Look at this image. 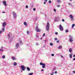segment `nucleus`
Wrapping results in <instances>:
<instances>
[{"label": "nucleus", "mask_w": 75, "mask_h": 75, "mask_svg": "<svg viewBox=\"0 0 75 75\" xmlns=\"http://www.w3.org/2000/svg\"><path fill=\"white\" fill-rule=\"evenodd\" d=\"M7 37L9 40H11L13 39L14 36L12 35V34L11 33H9L7 35Z\"/></svg>", "instance_id": "1"}, {"label": "nucleus", "mask_w": 75, "mask_h": 75, "mask_svg": "<svg viewBox=\"0 0 75 75\" xmlns=\"http://www.w3.org/2000/svg\"><path fill=\"white\" fill-rule=\"evenodd\" d=\"M69 42H73V41H74V40H73V37L71 35H69Z\"/></svg>", "instance_id": "2"}, {"label": "nucleus", "mask_w": 75, "mask_h": 75, "mask_svg": "<svg viewBox=\"0 0 75 75\" xmlns=\"http://www.w3.org/2000/svg\"><path fill=\"white\" fill-rule=\"evenodd\" d=\"M50 29V23L47 22V25L46 27V30L47 31H48V30Z\"/></svg>", "instance_id": "3"}, {"label": "nucleus", "mask_w": 75, "mask_h": 75, "mask_svg": "<svg viewBox=\"0 0 75 75\" xmlns=\"http://www.w3.org/2000/svg\"><path fill=\"white\" fill-rule=\"evenodd\" d=\"M40 65H42V68H45V64L43 63L42 62H41L40 63Z\"/></svg>", "instance_id": "4"}, {"label": "nucleus", "mask_w": 75, "mask_h": 75, "mask_svg": "<svg viewBox=\"0 0 75 75\" xmlns=\"http://www.w3.org/2000/svg\"><path fill=\"white\" fill-rule=\"evenodd\" d=\"M13 16L14 18L16 19L17 17V14H16V13L14 12H13Z\"/></svg>", "instance_id": "5"}, {"label": "nucleus", "mask_w": 75, "mask_h": 75, "mask_svg": "<svg viewBox=\"0 0 75 75\" xmlns=\"http://www.w3.org/2000/svg\"><path fill=\"white\" fill-rule=\"evenodd\" d=\"M60 20L59 19H58V18L57 17H56L54 19V22H58Z\"/></svg>", "instance_id": "6"}, {"label": "nucleus", "mask_w": 75, "mask_h": 75, "mask_svg": "<svg viewBox=\"0 0 75 75\" xmlns=\"http://www.w3.org/2000/svg\"><path fill=\"white\" fill-rule=\"evenodd\" d=\"M59 28L60 31H63V30H64V29L63 28V27H62V25H61L60 24L59 25Z\"/></svg>", "instance_id": "7"}, {"label": "nucleus", "mask_w": 75, "mask_h": 75, "mask_svg": "<svg viewBox=\"0 0 75 75\" xmlns=\"http://www.w3.org/2000/svg\"><path fill=\"white\" fill-rule=\"evenodd\" d=\"M35 30L37 32H40V29L38 28V25L36 26V27L35 28Z\"/></svg>", "instance_id": "8"}, {"label": "nucleus", "mask_w": 75, "mask_h": 75, "mask_svg": "<svg viewBox=\"0 0 75 75\" xmlns=\"http://www.w3.org/2000/svg\"><path fill=\"white\" fill-rule=\"evenodd\" d=\"M21 67L22 71H25V67H24V66L23 65H22L21 66Z\"/></svg>", "instance_id": "9"}, {"label": "nucleus", "mask_w": 75, "mask_h": 75, "mask_svg": "<svg viewBox=\"0 0 75 75\" xmlns=\"http://www.w3.org/2000/svg\"><path fill=\"white\" fill-rule=\"evenodd\" d=\"M69 17H70V18H71V21H74V19L73 18H74V16H73L72 15H70L69 16Z\"/></svg>", "instance_id": "10"}, {"label": "nucleus", "mask_w": 75, "mask_h": 75, "mask_svg": "<svg viewBox=\"0 0 75 75\" xmlns=\"http://www.w3.org/2000/svg\"><path fill=\"white\" fill-rule=\"evenodd\" d=\"M3 3L5 6H7V4H6V1H3Z\"/></svg>", "instance_id": "11"}, {"label": "nucleus", "mask_w": 75, "mask_h": 75, "mask_svg": "<svg viewBox=\"0 0 75 75\" xmlns=\"http://www.w3.org/2000/svg\"><path fill=\"white\" fill-rule=\"evenodd\" d=\"M15 47H16V48L17 49V48H18L19 47V43H17L15 45Z\"/></svg>", "instance_id": "12"}, {"label": "nucleus", "mask_w": 75, "mask_h": 75, "mask_svg": "<svg viewBox=\"0 0 75 75\" xmlns=\"http://www.w3.org/2000/svg\"><path fill=\"white\" fill-rule=\"evenodd\" d=\"M6 22L3 23L2 24L3 27H5V26H6Z\"/></svg>", "instance_id": "13"}, {"label": "nucleus", "mask_w": 75, "mask_h": 75, "mask_svg": "<svg viewBox=\"0 0 75 75\" xmlns=\"http://www.w3.org/2000/svg\"><path fill=\"white\" fill-rule=\"evenodd\" d=\"M57 2L59 3H61V0H57Z\"/></svg>", "instance_id": "14"}, {"label": "nucleus", "mask_w": 75, "mask_h": 75, "mask_svg": "<svg viewBox=\"0 0 75 75\" xmlns=\"http://www.w3.org/2000/svg\"><path fill=\"white\" fill-rule=\"evenodd\" d=\"M12 59L13 60H16V57H12Z\"/></svg>", "instance_id": "15"}, {"label": "nucleus", "mask_w": 75, "mask_h": 75, "mask_svg": "<svg viewBox=\"0 0 75 75\" xmlns=\"http://www.w3.org/2000/svg\"><path fill=\"white\" fill-rule=\"evenodd\" d=\"M26 69L28 71H30V69L28 67H27Z\"/></svg>", "instance_id": "16"}, {"label": "nucleus", "mask_w": 75, "mask_h": 75, "mask_svg": "<svg viewBox=\"0 0 75 75\" xmlns=\"http://www.w3.org/2000/svg\"><path fill=\"white\" fill-rule=\"evenodd\" d=\"M72 49H71V48H70L69 50V51L70 52H72Z\"/></svg>", "instance_id": "17"}, {"label": "nucleus", "mask_w": 75, "mask_h": 75, "mask_svg": "<svg viewBox=\"0 0 75 75\" xmlns=\"http://www.w3.org/2000/svg\"><path fill=\"white\" fill-rule=\"evenodd\" d=\"M17 65V63L15 62L13 63V65L14 66H16Z\"/></svg>", "instance_id": "18"}, {"label": "nucleus", "mask_w": 75, "mask_h": 75, "mask_svg": "<svg viewBox=\"0 0 75 75\" xmlns=\"http://www.w3.org/2000/svg\"><path fill=\"white\" fill-rule=\"evenodd\" d=\"M56 69H57V68H56L54 67L52 70V71H55L56 70Z\"/></svg>", "instance_id": "19"}, {"label": "nucleus", "mask_w": 75, "mask_h": 75, "mask_svg": "<svg viewBox=\"0 0 75 75\" xmlns=\"http://www.w3.org/2000/svg\"><path fill=\"white\" fill-rule=\"evenodd\" d=\"M19 42H20V44H21V45H22V44H22L23 42H22V41L20 40L19 41Z\"/></svg>", "instance_id": "20"}, {"label": "nucleus", "mask_w": 75, "mask_h": 75, "mask_svg": "<svg viewBox=\"0 0 75 75\" xmlns=\"http://www.w3.org/2000/svg\"><path fill=\"white\" fill-rule=\"evenodd\" d=\"M4 51V50L3 49H0V52H3Z\"/></svg>", "instance_id": "21"}, {"label": "nucleus", "mask_w": 75, "mask_h": 75, "mask_svg": "<svg viewBox=\"0 0 75 75\" xmlns=\"http://www.w3.org/2000/svg\"><path fill=\"white\" fill-rule=\"evenodd\" d=\"M62 48V46H59V47H58L59 49H61Z\"/></svg>", "instance_id": "22"}, {"label": "nucleus", "mask_w": 75, "mask_h": 75, "mask_svg": "<svg viewBox=\"0 0 75 75\" xmlns=\"http://www.w3.org/2000/svg\"><path fill=\"white\" fill-rule=\"evenodd\" d=\"M68 32H69V30H68L67 29V30H66L65 33H68Z\"/></svg>", "instance_id": "23"}, {"label": "nucleus", "mask_w": 75, "mask_h": 75, "mask_svg": "<svg viewBox=\"0 0 75 75\" xmlns=\"http://www.w3.org/2000/svg\"><path fill=\"white\" fill-rule=\"evenodd\" d=\"M69 57L70 58H72V55H71V54H70L69 55Z\"/></svg>", "instance_id": "24"}, {"label": "nucleus", "mask_w": 75, "mask_h": 75, "mask_svg": "<svg viewBox=\"0 0 75 75\" xmlns=\"http://www.w3.org/2000/svg\"><path fill=\"white\" fill-rule=\"evenodd\" d=\"M2 58L3 59H4L6 58V57H5V55H3L2 57Z\"/></svg>", "instance_id": "25"}, {"label": "nucleus", "mask_w": 75, "mask_h": 75, "mask_svg": "<svg viewBox=\"0 0 75 75\" xmlns=\"http://www.w3.org/2000/svg\"><path fill=\"white\" fill-rule=\"evenodd\" d=\"M33 73H30L29 74V75H33Z\"/></svg>", "instance_id": "26"}, {"label": "nucleus", "mask_w": 75, "mask_h": 75, "mask_svg": "<svg viewBox=\"0 0 75 75\" xmlns=\"http://www.w3.org/2000/svg\"><path fill=\"white\" fill-rule=\"evenodd\" d=\"M5 28V27H3V28H2V31H4V28Z\"/></svg>", "instance_id": "27"}, {"label": "nucleus", "mask_w": 75, "mask_h": 75, "mask_svg": "<svg viewBox=\"0 0 75 75\" xmlns=\"http://www.w3.org/2000/svg\"><path fill=\"white\" fill-rule=\"evenodd\" d=\"M24 25H27V23L25 22H24Z\"/></svg>", "instance_id": "28"}, {"label": "nucleus", "mask_w": 75, "mask_h": 75, "mask_svg": "<svg viewBox=\"0 0 75 75\" xmlns=\"http://www.w3.org/2000/svg\"><path fill=\"white\" fill-rule=\"evenodd\" d=\"M75 24H73L72 26V28H74V26H75Z\"/></svg>", "instance_id": "29"}, {"label": "nucleus", "mask_w": 75, "mask_h": 75, "mask_svg": "<svg viewBox=\"0 0 75 75\" xmlns=\"http://www.w3.org/2000/svg\"><path fill=\"white\" fill-rule=\"evenodd\" d=\"M50 45H51V46H52V45H53V43H50Z\"/></svg>", "instance_id": "30"}, {"label": "nucleus", "mask_w": 75, "mask_h": 75, "mask_svg": "<svg viewBox=\"0 0 75 75\" xmlns=\"http://www.w3.org/2000/svg\"><path fill=\"white\" fill-rule=\"evenodd\" d=\"M48 3H51V0H49Z\"/></svg>", "instance_id": "31"}, {"label": "nucleus", "mask_w": 75, "mask_h": 75, "mask_svg": "<svg viewBox=\"0 0 75 75\" xmlns=\"http://www.w3.org/2000/svg\"><path fill=\"white\" fill-rule=\"evenodd\" d=\"M52 57H54V54H51Z\"/></svg>", "instance_id": "32"}, {"label": "nucleus", "mask_w": 75, "mask_h": 75, "mask_svg": "<svg viewBox=\"0 0 75 75\" xmlns=\"http://www.w3.org/2000/svg\"><path fill=\"white\" fill-rule=\"evenodd\" d=\"M54 74V73L52 72L51 74V75H53Z\"/></svg>", "instance_id": "33"}, {"label": "nucleus", "mask_w": 75, "mask_h": 75, "mask_svg": "<svg viewBox=\"0 0 75 75\" xmlns=\"http://www.w3.org/2000/svg\"><path fill=\"white\" fill-rule=\"evenodd\" d=\"M57 43H59V40H57L56 41Z\"/></svg>", "instance_id": "34"}, {"label": "nucleus", "mask_w": 75, "mask_h": 75, "mask_svg": "<svg viewBox=\"0 0 75 75\" xmlns=\"http://www.w3.org/2000/svg\"><path fill=\"white\" fill-rule=\"evenodd\" d=\"M34 20H35V21H36V20H37V18H34Z\"/></svg>", "instance_id": "35"}, {"label": "nucleus", "mask_w": 75, "mask_h": 75, "mask_svg": "<svg viewBox=\"0 0 75 75\" xmlns=\"http://www.w3.org/2000/svg\"><path fill=\"white\" fill-rule=\"evenodd\" d=\"M58 40V39H57V38H54V40L55 41H56V40Z\"/></svg>", "instance_id": "36"}, {"label": "nucleus", "mask_w": 75, "mask_h": 75, "mask_svg": "<svg viewBox=\"0 0 75 75\" xmlns=\"http://www.w3.org/2000/svg\"><path fill=\"white\" fill-rule=\"evenodd\" d=\"M36 37L37 38H38V35H37V34H36Z\"/></svg>", "instance_id": "37"}, {"label": "nucleus", "mask_w": 75, "mask_h": 75, "mask_svg": "<svg viewBox=\"0 0 75 75\" xmlns=\"http://www.w3.org/2000/svg\"><path fill=\"white\" fill-rule=\"evenodd\" d=\"M36 45H39V43H36Z\"/></svg>", "instance_id": "38"}, {"label": "nucleus", "mask_w": 75, "mask_h": 75, "mask_svg": "<svg viewBox=\"0 0 75 75\" xmlns=\"http://www.w3.org/2000/svg\"><path fill=\"white\" fill-rule=\"evenodd\" d=\"M27 33L28 34H29V31H27Z\"/></svg>", "instance_id": "39"}, {"label": "nucleus", "mask_w": 75, "mask_h": 75, "mask_svg": "<svg viewBox=\"0 0 75 75\" xmlns=\"http://www.w3.org/2000/svg\"><path fill=\"white\" fill-rule=\"evenodd\" d=\"M54 12H56V9H54Z\"/></svg>", "instance_id": "40"}, {"label": "nucleus", "mask_w": 75, "mask_h": 75, "mask_svg": "<svg viewBox=\"0 0 75 75\" xmlns=\"http://www.w3.org/2000/svg\"><path fill=\"white\" fill-rule=\"evenodd\" d=\"M55 34H56V35H58V33L57 32L55 33Z\"/></svg>", "instance_id": "41"}, {"label": "nucleus", "mask_w": 75, "mask_h": 75, "mask_svg": "<svg viewBox=\"0 0 75 75\" xmlns=\"http://www.w3.org/2000/svg\"><path fill=\"white\" fill-rule=\"evenodd\" d=\"M25 7L26 8H28V5H26V6H25Z\"/></svg>", "instance_id": "42"}, {"label": "nucleus", "mask_w": 75, "mask_h": 75, "mask_svg": "<svg viewBox=\"0 0 75 75\" xmlns=\"http://www.w3.org/2000/svg\"><path fill=\"white\" fill-rule=\"evenodd\" d=\"M2 31H0V34H1L2 33Z\"/></svg>", "instance_id": "43"}, {"label": "nucleus", "mask_w": 75, "mask_h": 75, "mask_svg": "<svg viewBox=\"0 0 75 75\" xmlns=\"http://www.w3.org/2000/svg\"><path fill=\"white\" fill-rule=\"evenodd\" d=\"M45 34L44 33L43 35V36H45Z\"/></svg>", "instance_id": "44"}, {"label": "nucleus", "mask_w": 75, "mask_h": 75, "mask_svg": "<svg viewBox=\"0 0 75 75\" xmlns=\"http://www.w3.org/2000/svg\"><path fill=\"white\" fill-rule=\"evenodd\" d=\"M69 5H70V6L72 5L70 3H69Z\"/></svg>", "instance_id": "45"}, {"label": "nucleus", "mask_w": 75, "mask_h": 75, "mask_svg": "<svg viewBox=\"0 0 75 75\" xmlns=\"http://www.w3.org/2000/svg\"><path fill=\"white\" fill-rule=\"evenodd\" d=\"M33 10L34 11H35V8H34L33 9Z\"/></svg>", "instance_id": "46"}, {"label": "nucleus", "mask_w": 75, "mask_h": 75, "mask_svg": "<svg viewBox=\"0 0 75 75\" xmlns=\"http://www.w3.org/2000/svg\"><path fill=\"white\" fill-rule=\"evenodd\" d=\"M60 56L62 58H64V57H63V56L61 55H60Z\"/></svg>", "instance_id": "47"}, {"label": "nucleus", "mask_w": 75, "mask_h": 75, "mask_svg": "<svg viewBox=\"0 0 75 75\" xmlns=\"http://www.w3.org/2000/svg\"><path fill=\"white\" fill-rule=\"evenodd\" d=\"M62 21H65V20L64 19H62Z\"/></svg>", "instance_id": "48"}, {"label": "nucleus", "mask_w": 75, "mask_h": 75, "mask_svg": "<svg viewBox=\"0 0 75 75\" xmlns=\"http://www.w3.org/2000/svg\"><path fill=\"white\" fill-rule=\"evenodd\" d=\"M73 72L74 73V74H75V71H73Z\"/></svg>", "instance_id": "49"}, {"label": "nucleus", "mask_w": 75, "mask_h": 75, "mask_svg": "<svg viewBox=\"0 0 75 75\" xmlns=\"http://www.w3.org/2000/svg\"><path fill=\"white\" fill-rule=\"evenodd\" d=\"M55 74H57V71H55L54 72Z\"/></svg>", "instance_id": "50"}, {"label": "nucleus", "mask_w": 75, "mask_h": 75, "mask_svg": "<svg viewBox=\"0 0 75 75\" xmlns=\"http://www.w3.org/2000/svg\"><path fill=\"white\" fill-rule=\"evenodd\" d=\"M44 4H46V2H44Z\"/></svg>", "instance_id": "51"}, {"label": "nucleus", "mask_w": 75, "mask_h": 75, "mask_svg": "<svg viewBox=\"0 0 75 75\" xmlns=\"http://www.w3.org/2000/svg\"><path fill=\"white\" fill-rule=\"evenodd\" d=\"M57 7H59V5H57Z\"/></svg>", "instance_id": "52"}, {"label": "nucleus", "mask_w": 75, "mask_h": 75, "mask_svg": "<svg viewBox=\"0 0 75 75\" xmlns=\"http://www.w3.org/2000/svg\"><path fill=\"white\" fill-rule=\"evenodd\" d=\"M1 49H3V47L2 46L1 47Z\"/></svg>", "instance_id": "53"}, {"label": "nucleus", "mask_w": 75, "mask_h": 75, "mask_svg": "<svg viewBox=\"0 0 75 75\" xmlns=\"http://www.w3.org/2000/svg\"><path fill=\"white\" fill-rule=\"evenodd\" d=\"M41 71H44V69H42L41 70Z\"/></svg>", "instance_id": "54"}, {"label": "nucleus", "mask_w": 75, "mask_h": 75, "mask_svg": "<svg viewBox=\"0 0 75 75\" xmlns=\"http://www.w3.org/2000/svg\"><path fill=\"white\" fill-rule=\"evenodd\" d=\"M2 13H5V12H4V11H3L2 12Z\"/></svg>", "instance_id": "55"}, {"label": "nucleus", "mask_w": 75, "mask_h": 75, "mask_svg": "<svg viewBox=\"0 0 75 75\" xmlns=\"http://www.w3.org/2000/svg\"><path fill=\"white\" fill-rule=\"evenodd\" d=\"M73 60H74V61H75V58H74L73 59Z\"/></svg>", "instance_id": "56"}, {"label": "nucleus", "mask_w": 75, "mask_h": 75, "mask_svg": "<svg viewBox=\"0 0 75 75\" xmlns=\"http://www.w3.org/2000/svg\"><path fill=\"white\" fill-rule=\"evenodd\" d=\"M45 45H44V46H43V48H45Z\"/></svg>", "instance_id": "57"}, {"label": "nucleus", "mask_w": 75, "mask_h": 75, "mask_svg": "<svg viewBox=\"0 0 75 75\" xmlns=\"http://www.w3.org/2000/svg\"><path fill=\"white\" fill-rule=\"evenodd\" d=\"M71 54V55H73V53H72L71 54Z\"/></svg>", "instance_id": "58"}, {"label": "nucleus", "mask_w": 75, "mask_h": 75, "mask_svg": "<svg viewBox=\"0 0 75 75\" xmlns=\"http://www.w3.org/2000/svg\"><path fill=\"white\" fill-rule=\"evenodd\" d=\"M45 1H46V2H47V0H45Z\"/></svg>", "instance_id": "59"}, {"label": "nucleus", "mask_w": 75, "mask_h": 75, "mask_svg": "<svg viewBox=\"0 0 75 75\" xmlns=\"http://www.w3.org/2000/svg\"><path fill=\"white\" fill-rule=\"evenodd\" d=\"M73 57H75V55H73Z\"/></svg>", "instance_id": "60"}, {"label": "nucleus", "mask_w": 75, "mask_h": 75, "mask_svg": "<svg viewBox=\"0 0 75 75\" xmlns=\"http://www.w3.org/2000/svg\"><path fill=\"white\" fill-rule=\"evenodd\" d=\"M40 39H41V40H42V38H40Z\"/></svg>", "instance_id": "61"}, {"label": "nucleus", "mask_w": 75, "mask_h": 75, "mask_svg": "<svg viewBox=\"0 0 75 75\" xmlns=\"http://www.w3.org/2000/svg\"><path fill=\"white\" fill-rule=\"evenodd\" d=\"M21 72H23V71H22V70H21Z\"/></svg>", "instance_id": "62"}, {"label": "nucleus", "mask_w": 75, "mask_h": 75, "mask_svg": "<svg viewBox=\"0 0 75 75\" xmlns=\"http://www.w3.org/2000/svg\"><path fill=\"white\" fill-rule=\"evenodd\" d=\"M45 42H46V40H45Z\"/></svg>", "instance_id": "63"}, {"label": "nucleus", "mask_w": 75, "mask_h": 75, "mask_svg": "<svg viewBox=\"0 0 75 75\" xmlns=\"http://www.w3.org/2000/svg\"><path fill=\"white\" fill-rule=\"evenodd\" d=\"M70 0V1H72V0Z\"/></svg>", "instance_id": "64"}]
</instances>
